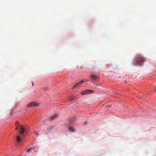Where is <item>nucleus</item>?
<instances>
[{"mask_svg":"<svg viewBox=\"0 0 156 156\" xmlns=\"http://www.w3.org/2000/svg\"><path fill=\"white\" fill-rule=\"evenodd\" d=\"M146 60L143 57H138L135 60V62L137 63L139 66H142Z\"/></svg>","mask_w":156,"mask_h":156,"instance_id":"f257e3e1","label":"nucleus"},{"mask_svg":"<svg viewBox=\"0 0 156 156\" xmlns=\"http://www.w3.org/2000/svg\"><path fill=\"white\" fill-rule=\"evenodd\" d=\"M94 92V91L89 89L86 90H84L81 92V94L82 95H85L86 94H89L91 93H93Z\"/></svg>","mask_w":156,"mask_h":156,"instance_id":"f03ea898","label":"nucleus"},{"mask_svg":"<svg viewBox=\"0 0 156 156\" xmlns=\"http://www.w3.org/2000/svg\"><path fill=\"white\" fill-rule=\"evenodd\" d=\"M39 105V104L36 102H31L27 105L28 107H37Z\"/></svg>","mask_w":156,"mask_h":156,"instance_id":"7ed1b4c3","label":"nucleus"},{"mask_svg":"<svg viewBox=\"0 0 156 156\" xmlns=\"http://www.w3.org/2000/svg\"><path fill=\"white\" fill-rule=\"evenodd\" d=\"M19 128L20 129V133L21 134H23L25 131V128L22 125L20 126Z\"/></svg>","mask_w":156,"mask_h":156,"instance_id":"20e7f679","label":"nucleus"},{"mask_svg":"<svg viewBox=\"0 0 156 156\" xmlns=\"http://www.w3.org/2000/svg\"><path fill=\"white\" fill-rule=\"evenodd\" d=\"M83 82H84V81L83 80H82L79 82L76 83L73 87V89H74L75 88L78 87L79 86L82 84Z\"/></svg>","mask_w":156,"mask_h":156,"instance_id":"39448f33","label":"nucleus"},{"mask_svg":"<svg viewBox=\"0 0 156 156\" xmlns=\"http://www.w3.org/2000/svg\"><path fill=\"white\" fill-rule=\"evenodd\" d=\"M90 77L93 80H97L98 78V76L95 74L91 75Z\"/></svg>","mask_w":156,"mask_h":156,"instance_id":"423d86ee","label":"nucleus"},{"mask_svg":"<svg viewBox=\"0 0 156 156\" xmlns=\"http://www.w3.org/2000/svg\"><path fill=\"white\" fill-rule=\"evenodd\" d=\"M58 116V114H55L54 115L52 116L51 118V120H54L55 119L57 118Z\"/></svg>","mask_w":156,"mask_h":156,"instance_id":"0eeeda50","label":"nucleus"},{"mask_svg":"<svg viewBox=\"0 0 156 156\" xmlns=\"http://www.w3.org/2000/svg\"><path fill=\"white\" fill-rule=\"evenodd\" d=\"M68 130L71 132H75V129H74L73 127H69L68 128Z\"/></svg>","mask_w":156,"mask_h":156,"instance_id":"6e6552de","label":"nucleus"},{"mask_svg":"<svg viewBox=\"0 0 156 156\" xmlns=\"http://www.w3.org/2000/svg\"><path fill=\"white\" fill-rule=\"evenodd\" d=\"M21 139L20 136H18L16 137V140L18 142H20L21 141Z\"/></svg>","mask_w":156,"mask_h":156,"instance_id":"1a4fd4ad","label":"nucleus"},{"mask_svg":"<svg viewBox=\"0 0 156 156\" xmlns=\"http://www.w3.org/2000/svg\"><path fill=\"white\" fill-rule=\"evenodd\" d=\"M75 99V96H71L70 97L69 100L70 101H73Z\"/></svg>","mask_w":156,"mask_h":156,"instance_id":"9d476101","label":"nucleus"},{"mask_svg":"<svg viewBox=\"0 0 156 156\" xmlns=\"http://www.w3.org/2000/svg\"><path fill=\"white\" fill-rule=\"evenodd\" d=\"M53 128L54 127L53 126H51L48 127L47 129L48 131H50L53 129Z\"/></svg>","mask_w":156,"mask_h":156,"instance_id":"9b49d317","label":"nucleus"},{"mask_svg":"<svg viewBox=\"0 0 156 156\" xmlns=\"http://www.w3.org/2000/svg\"><path fill=\"white\" fill-rule=\"evenodd\" d=\"M34 147H31V148H29L27 151V152H28V153L30 152L32 150H34Z\"/></svg>","mask_w":156,"mask_h":156,"instance_id":"f8f14e48","label":"nucleus"},{"mask_svg":"<svg viewBox=\"0 0 156 156\" xmlns=\"http://www.w3.org/2000/svg\"><path fill=\"white\" fill-rule=\"evenodd\" d=\"M15 125L16 126H19V127H20V126H21L19 122L17 121H16V122Z\"/></svg>","mask_w":156,"mask_h":156,"instance_id":"ddd939ff","label":"nucleus"},{"mask_svg":"<svg viewBox=\"0 0 156 156\" xmlns=\"http://www.w3.org/2000/svg\"><path fill=\"white\" fill-rule=\"evenodd\" d=\"M34 133L37 136H38L40 135V134H39V133L37 131H34Z\"/></svg>","mask_w":156,"mask_h":156,"instance_id":"4468645a","label":"nucleus"},{"mask_svg":"<svg viewBox=\"0 0 156 156\" xmlns=\"http://www.w3.org/2000/svg\"><path fill=\"white\" fill-rule=\"evenodd\" d=\"M16 129H18L19 128V126H16Z\"/></svg>","mask_w":156,"mask_h":156,"instance_id":"2eb2a0df","label":"nucleus"},{"mask_svg":"<svg viewBox=\"0 0 156 156\" xmlns=\"http://www.w3.org/2000/svg\"><path fill=\"white\" fill-rule=\"evenodd\" d=\"M32 86H34V83L33 82H32Z\"/></svg>","mask_w":156,"mask_h":156,"instance_id":"dca6fc26","label":"nucleus"},{"mask_svg":"<svg viewBox=\"0 0 156 156\" xmlns=\"http://www.w3.org/2000/svg\"><path fill=\"white\" fill-rule=\"evenodd\" d=\"M114 93H115V94H118V93H117V92H114Z\"/></svg>","mask_w":156,"mask_h":156,"instance_id":"f3484780","label":"nucleus"},{"mask_svg":"<svg viewBox=\"0 0 156 156\" xmlns=\"http://www.w3.org/2000/svg\"><path fill=\"white\" fill-rule=\"evenodd\" d=\"M86 80V81H89V80H88V79H87V80Z\"/></svg>","mask_w":156,"mask_h":156,"instance_id":"a211bd4d","label":"nucleus"}]
</instances>
